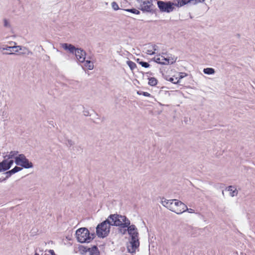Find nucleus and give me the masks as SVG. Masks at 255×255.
Segmentation results:
<instances>
[{
    "mask_svg": "<svg viewBox=\"0 0 255 255\" xmlns=\"http://www.w3.org/2000/svg\"><path fill=\"white\" fill-rule=\"evenodd\" d=\"M20 52L18 53V55H29L32 54V53L27 48L23 46H21V47H18Z\"/></svg>",
    "mask_w": 255,
    "mask_h": 255,
    "instance_id": "14",
    "label": "nucleus"
},
{
    "mask_svg": "<svg viewBox=\"0 0 255 255\" xmlns=\"http://www.w3.org/2000/svg\"><path fill=\"white\" fill-rule=\"evenodd\" d=\"M168 81L172 82L173 84H177L179 82V79H178V78L177 77L176 78L170 77Z\"/></svg>",
    "mask_w": 255,
    "mask_h": 255,
    "instance_id": "27",
    "label": "nucleus"
},
{
    "mask_svg": "<svg viewBox=\"0 0 255 255\" xmlns=\"http://www.w3.org/2000/svg\"><path fill=\"white\" fill-rule=\"evenodd\" d=\"M205 0H193V4H197L198 3H202Z\"/></svg>",
    "mask_w": 255,
    "mask_h": 255,
    "instance_id": "35",
    "label": "nucleus"
},
{
    "mask_svg": "<svg viewBox=\"0 0 255 255\" xmlns=\"http://www.w3.org/2000/svg\"><path fill=\"white\" fill-rule=\"evenodd\" d=\"M178 1L177 6H182L189 2H193V0H177Z\"/></svg>",
    "mask_w": 255,
    "mask_h": 255,
    "instance_id": "17",
    "label": "nucleus"
},
{
    "mask_svg": "<svg viewBox=\"0 0 255 255\" xmlns=\"http://www.w3.org/2000/svg\"><path fill=\"white\" fill-rule=\"evenodd\" d=\"M183 210H184V212H185V211H187V212H188L190 213H194V210H193V209H192L191 208H189V209L188 208L186 205L185 209H184Z\"/></svg>",
    "mask_w": 255,
    "mask_h": 255,
    "instance_id": "33",
    "label": "nucleus"
},
{
    "mask_svg": "<svg viewBox=\"0 0 255 255\" xmlns=\"http://www.w3.org/2000/svg\"><path fill=\"white\" fill-rule=\"evenodd\" d=\"M203 72L205 74L208 75L213 74L215 72V70L212 68H205L203 70Z\"/></svg>",
    "mask_w": 255,
    "mask_h": 255,
    "instance_id": "22",
    "label": "nucleus"
},
{
    "mask_svg": "<svg viewBox=\"0 0 255 255\" xmlns=\"http://www.w3.org/2000/svg\"><path fill=\"white\" fill-rule=\"evenodd\" d=\"M186 75V74L185 73H180V75L179 79H181L183 78V77H184Z\"/></svg>",
    "mask_w": 255,
    "mask_h": 255,
    "instance_id": "41",
    "label": "nucleus"
},
{
    "mask_svg": "<svg viewBox=\"0 0 255 255\" xmlns=\"http://www.w3.org/2000/svg\"><path fill=\"white\" fill-rule=\"evenodd\" d=\"M130 221L126 217V219L123 221V228L126 227L128 228V227L130 226Z\"/></svg>",
    "mask_w": 255,
    "mask_h": 255,
    "instance_id": "24",
    "label": "nucleus"
},
{
    "mask_svg": "<svg viewBox=\"0 0 255 255\" xmlns=\"http://www.w3.org/2000/svg\"><path fill=\"white\" fill-rule=\"evenodd\" d=\"M127 230L131 237L130 245L127 247L128 251L129 253H134L139 245L137 229L134 225H131L128 227Z\"/></svg>",
    "mask_w": 255,
    "mask_h": 255,
    "instance_id": "1",
    "label": "nucleus"
},
{
    "mask_svg": "<svg viewBox=\"0 0 255 255\" xmlns=\"http://www.w3.org/2000/svg\"><path fill=\"white\" fill-rule=\"evenodd\" d=\"M177 58H175V59H172V60L170 61L169 59L165 58L164 57L161 56V57H157V58H154V61L160 64L163 65H167L169 64H173V63L175 62Z\"/></svg>",
    "mask_w": 255,
    "mask_h": 255,
    "instance_id": "11",
    "label": "nucleus"
},
{
    "mask_svg": "<svg viewBox=\"0 0 255 255\" xmlns=\"http://www.w3.org/2000/svg\"><path fill=\"white\" fill-rule=\"evenodd\" d=\"M3 26L7 29H11V25L10 24V21L6 18H4L3 19Z\"/></svg>",
    "mask_w": 255,
    "mask_h": 255,
    "instance_id": "21",
    "label": "nucleus"
},
{
    "mask_svg": "<svg viewBox=\"0 0 255 255\" xmlns=\"http://www.w3.org/2000/svg\"><path fill=\"white\" fill-rule=\"evenodd\" d=\"M48 252L51 254V255H56L53 250H49L48 251Z\"/></svg>",
    "mask_w": 255,
    "mask_h": 255,
    "instance_id": "37",
    "label": "nucleus"
},
{
    "mask_svg": "<svg viewBox=\"0 0 255 255\" xmlns=\"http://www.w3.org/2000/svg\"><path fill=\"white\" fill-rule=\"evenodd\" d=\"M146 53L147 54H149V55H153V54H155V52L153 51L152 49H148V50H147Z\"/></svg>",
    "mask_w": 255,
    "mask_h": 255,
    "instance_id": "34",
    "label": "nucleus"
},
{
    "mask_svg": "<svg viewBox=\"0 0 255 255\" xmlns=\"http://www.w3.org/2000/svg\"><path fill=\"white\" fill-rule=\"evenodd\" d=\"M67 141L68 144V145L70 146H71L74 144V142L71 139H68Z\"/></svg>",
    "mask_w": 255,
    "mask_h": 255,
    "instance_id": "36",
    "label": "nucleus"
},
{
    "mask_svg": "<svg viewBox=\"0 0 255 255\" xmlns=\"http://www.w3.org/2000/svg\"><path fill=\"white\" fill-rule=\"evenodd\" d=\"M18 154V151H11L9 152L8 154L6 155L4 157L7 158V160L9 159H11L13 158L15 155Z\"/></svg>",
    "mask_w": 255,
    "mask_h": 255,
    "instance_id": "20",
    "label": "nucleus"
},
{
    "mask_svg": "<svg viewBox=\"0 0 255 255\" xmlns=\"http://www.w3.org/2000/svg\"><path fill=\"white\" fill-rule=\"evenodd\" d=\"M157 84V80L154 77H150L148 78V84L151 86H154Z\"/></svg>",
    "mask_w": 255,
    "mask_h": 255,
    "instance_id": "19",
    "label": "nucleus"
},
{
    "mask_svg": "<svg viewBox=\"0 0 255 255\" xmlns=\"http://www.w3.org/2000/svg\"><path fill=\"white\" fill-rule=\"evenodd\" d=\"M75 55L79 62L83 63L85 61L86 53L83 49L77 48Z\"/></svg>",
    "mask_w": 255,
    "mask_h": 255,
    "instance_id": "10",
    "label": "nucleus"
},
{
    "mask_svg": "<svg viewBox=\"0 0 255 255\" xmlns=\"http://www.w3.org/2000/svg\"><path fill=\"white\" fill-rule=\"evenodd\" d=\"M222 194H223V195H224V191H222Z\"/></svg>",
    "mask_w": 255,
    "mask_h": 255,
    "instance_id": "44",
    "label": "nucleus"
},
{
    "mask_svg": "<svg viewBox=\"0 0 255 255\" xmlns=\"http://www.w3.org/2000/svg\"><path fill=\"white\" fill-rule=\"evenodd\" d=\"M5 175H6L5 179L9 178L10 176H11L12 174H13V172L11 170H9L8 171H6L4 173Z\"/></svg>",
    "mask_w": 255,
    "mask_h": 255,
    "instance_id": "32",
    "label": "nucleus"
},
{
    "mask_svg": "<svg viewBox=\"0 0 255 255\" xmlns=\"http://www.w3.org/2000/svg\"><path fill=\"white\" fill-rule=\"evenodd\" d=\"M186 205L180 201L174 199L172 212L177 214H180L184 212V209H185Z\"/></svg>",
    "mask_w": 255,
    "mask_h": 255,
    "instance_id": "8",
    "label": "nucleus"
},
{
    "mask_svg": "<svg viewBox=\"0 0 255 255\" xmlns=\"http://www.w3.org/2000/svg\"><path fill=\"white\" fill-rule=\"evenodd\" d=\"M15 163L16 165H20L24 168L27 169L33 167L32 163L29 162L23 154H20L15 157Z\"/></svg>",
    "mask_w": 255,
    "mask_h": 255,
    "instance_id": "6",
    "label": "nucleus"
},
{
    "mask_svg": "<svg viewBox=\"0 0 255 255\" xmlns=\"http://www.w3.org/2000/svg\"><path fill=\"white\" fill-rule=\"evenodd\" d=\"M13 163V160L4 159L0 162V172L8 170Z\"/></svg>",
    "mask_w": 255,
    "mask_h": 255,
    "instance_id": "9",
    "label": "nucleus"
},
{
    "mask_svg": "<svg viewBox=\"0 0 255 255\" xmlns=\"http://www.w3.org/2000/svg\"><path fill=\"white\" fill-rule=\"evenodd\" d=\"M22 168L18 166H15L13 169H11L12 171L13 172V174L20 171L22 170Z\"/></svg>",
    "mask_w": 255,
    "mask_h": 255,
    "instance_id": "31",
    "label": "nucleus"
},
{
    "mask_svg": "<svg viewBox=\"0 0 255 255\" xmlns=\"http://www.w3.org/2000/svg\"><path fill=\"white\" fill-rule=\"evenodd\" d=\"M78 242L81 243H90L95 237L94 233L90 235V232L86 228H81L76 232Z\"/></svg>",
    "mask_w": 255,
    "mask_h": 255,
    "instance_id": "2",
    "label": "nucleus"
},
{
    "mask_svg": "<svg viewBox=\"0 0 255 255\" xmlns=\"http://www.w3.org/2000/svg\"><path fill=\"white\" fill-rule=\"evenodd\" d=\"M125 219V216L117 214H111L107 218V220H109L110 221V225L111 226H119L121 228H123V221Z\"/></svg>",
    "mask_w": 255,
    "mask_h": 255,
    "instance_id": "4",
    "label": "nucleus"
},
{
    "mask_svg": "<svg viewBox=\"0 0 255 255\" xmlns=\"http://www.w3.org/2000/svg\"><path fill=\"white\" fill-rule=\"evenodd\" d=\"M62 47L65 50H68L72 54L75 53L77 48L72 44L68 43H63L61 44Z\"/></svg>",
    "mask_w": 255,
    "mask_h": 255,
    "instance_id": "13",
    "label": "nucleus"
},
{
    "mask_svg": "<svg viewBox=\"0 0 255 255\" xmlns=\"http://www.w3.org/2000/svg\"><path fill=\"white\" fill-rule=\"evenodd\" d=\"M157 4L161 12L169 13L172 11L174 9V3L170 1H164L157 0Z\"/></svg>",
    "mask_w": 255,
    "mask_h": 255,
    "instance_id": "5",
    "label": "nucleus"
},
{
    "mask_svg": "<svg viewBox=\"0 0 255 255\" xmlns=\"http://www.w3.org/2000/svg\"><path fill=\"white\" fill-rule=\"evenodd\" d=\"M107 219L98 225L96 228V234L99 238H104L108 236L110 232L111 225Z\"/></svg>",
    "mask_w": 255,
    "mask_h": 255,
    "instance_id": "3",
    "label": "nucleus"
},
{
    "mask_svg": "<svg viewBox=\"0 0 255 255\" xmlns=\"http://www.w3.org/2000/svg\"><path fill=\"white\" fill-rule=\"evenodd\" d=\"M112 8L115 10H117L119 9V7L117 3L115 1H114L112 3Z\"/></svg>",
    "mask_w": 255,
    "mask_h": 255,
    "instance_id": "30",
    "label": "nucleus"
},
{
    "mask_svg": "<svg viewBox=\"0 0 255 255\" xmlns=\"http://www.w3.org/2000/svg\"><path fill=\"white\" fill-rule=\"evenodd\" d=\"M137 93L138 95H142L143 96L145 97H151V95L149 93L146 92L138 91Z\"/></svg>",
    "mask_w": 255,
    "mask_h": 255,
    "instance_id": "28",
    "label": "nucleus"
},
{
    "mask_svg": "<svg viewBox=\"0 0 255 255\" xmlns=\"http://www.w3.org/2000/svg\"><path fill=\"white\" fill-rule=\"evenodd\" d=\"M137 62L139 63V64L140 65H141L142 67H143L144 68H148L150 66V65L147 62H143V61H140L139 62V59H137Z\"/></svg>",
    "mask_w": 255,
    "mask_h": 255,
    "instance_id": "26",
    "label": "nucleus"
},
{
    "mask_svg": "<svg viewBox=\"0 0 255 255\" xmlns=\"http://www.w3.org/2000/svg\"><path fill=\"white\" fill-rule=\"evenodd\" d=\"M174 201V199L167 200L165 198H163L161 200V204L163 206L172 211Z\"/></svg>",
    "mask_w": 255,
    "mask_h": 255,
    "instance_id": "12",
    "label": "nucleus"
},
{
    "mask_svg": "<svg viewBox=\"0 0 255 255\" xmlns=\"http://www.w3.org/2000/svg\"><path fill=\"white\" fill-rule=\"evenodd\" d=\"M226 189L230 192V195L232 197L237 196L238 191L234 186L232 185L229 186L226 188Z\"/></svg>",
    "mask_w": 255,
    "mask_h": 255,
    "instance_id": "15",
    "label": "nucleus"
},
{
    "mask_svg": "<svg viewBox=\"0 0 255 255\" xmlns=\"http://www.w3.org/2000/svg\"><path fill=\"white\" fill-rule=\"evenodd\" d=\"M84 115L85 116H89V112L88 111H83Z\"/></svg>",
    "mask_w": 255,
    "mask_h": 255,
    "instance_id": "38",
    "label": "nucleus"
},
{
    "mask_svg": "<svg viewBox=\"0 0 255 255\" xmlns=\"http://www.w3.org/2000/svg\"><path fill=\"white\" fill-rule=\"evenodd\" d=\"M224 186V185L223 184H218L217 185H216V186L218 187L219 188H223Z\"/></svg>",
    "mask_w": 255,
    "mask_h": 255,
    "instance_id": "42",
    "label": "nucleus"
},
{
    "mask_svg": "<svg viewBox=\"0 0 255 255\" xmlns=\"http://www.w3.org/2000/svg\"><path fill=\"white\" fill-rule=\"evenodd\" d=\"M127 64H128V65L129 66V67L130 68V69L131 70H133L136 67V64L131 61H130V60L127 61Z\"/></svg>",
    "mask_w": 255,
    "mask_h": 255,
    "instance_id": "23",
    "label": "nucleus"
},
{
    "mask_svg": "<svg viewBox=\"0 0 255 255\" xmlns=\"http://www.w3.org/2000/svg\"><path fill=\"white\" fill-rule=\"evenodd\" d=\"M34 255H39V254H37V253H35V254H34Z\"/></svg>",
    "mask_w": 255,
    "mask_h": 255,
    "instance_id": "43",
    "label": "nucleus"
},
{
    "mask_svg": "<svg viewBox=\"0 0 255 255\" xmlns=\"http://www.w3.org/2000/svg\"><path fill=\"white\" fill-rule=\"evenodd\" d=\"M11 49H13V46H6L5 47L0 48V51H1V52L3 50L11 51Z\"/></svg>",
    "mask_w": 255,
    "mask_h": 255,
    "instance_id": "29",
    "label": "nucleus"
},
{
    "mask_svg": "<svg viewBox=\"0 0 255 255\" xmlns=\"http://www.w3.org/2000/svg\"><path fill=\"white\" fill-rule=\"evenodd\" d=\"M17 47H21V46H13V50L14 51V52H2V54L3 55H14L16 53H18L20 51V50L19 49V48Z\"/></svg>",
    "mask_w": 255,
    "mask_h": 255,
    "instance_id": "16",
    "label": "nucleus"
},
{
    "mask_svg": "<svg viewBox=\"0 0 255 255\" xmlns=\"http://www.w3.org/2000/svg\"><path fill=\"white\" fill-rule=\"evenodd\" d=\"M152 50L153 51H155L157 50V46L155 45H153L151 46Z\"/></svg>",
    "mask_w": 255,
    "mask_h": 255,
    "instance_id": "40",
    "label": "nucleus"
},
{
    "mask_svg": "<svg viewBox=\"0 0 255 255\" xmlns=\"http://www.w3.org/2000/svg\"><path fill=\"white\" fill-rule=\"evenodd\" d=\"M80 250L82 255H85L87 252H89L90 255H100V252L96 246H94L92 248L82 246L80 247Z\"/></svg>",
    "mask_w": 255,
    "mask_h": 255,
    "instance_id": "7",
    "label": "nucleus"
},
{
    "mask_svg": "<svg viewBox=\"0 0 255 255\" xmlns=\"http://www.w3.org/2000/svg\"><path fill=\"white\" fill-rule=\"evenodd\" d=\"M84 66L88 68L89 70H92L94 68V65L93 63L89 60H85L84 62Z\"/></svg>",
    "mask_w": 255,
    "mask_h": 255,
    "instance_id": "18",
    "label": "nucleus"
},
{
    "mask_svg": "<svg viewBox=\"0 0 255 255\" xmlns=\"http://www.w3.org/2000/svg\"><path fill=\"white\" fill-rule=\"evenodd\" d=\"M124 11L130 12L131 13L136 14H139L140 13V11L138 10L137 9L132 8L130 9H124Z\"/></svg>",
    "mask_w": 255,
    "mask_h": 255,
    "instance_id": "25",
    "label": "nucleus"
},
{
    "mask_svg": "<svg viewBox=\"0 0 255 255\" xmlns=\"http://www.w3.org/2000/svg\"><path fill=\"white\" fill-rule=\"evenodd\" d=\"M127 229H124L123 231L122 229H119V232L122 233L123 234H125L127 232Z\"/></svg>",
    "mask_w": 255,
    "mask_h": 255,
    "instance_id": "39",
    "label": "nucleus"
}]
</instances>
